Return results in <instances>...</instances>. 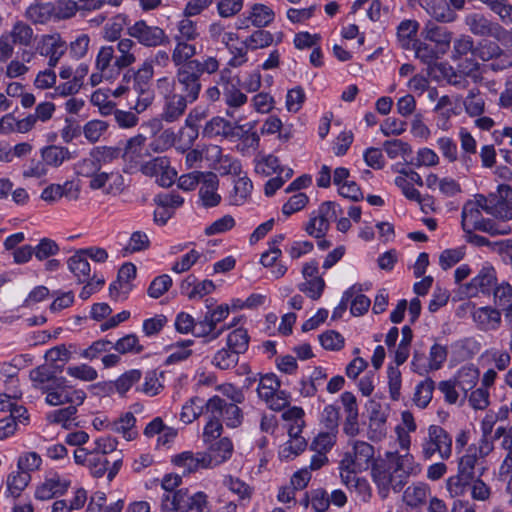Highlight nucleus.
Segmentation results:
<instances>
[{"label": "nucleus", "instance_id": "9", "mask_svg": "<svg viewBox=\"0 0 512 512\" xmlns=\"http://www.w3.org/2000/svg\"><path fill=\"white\" fill-rule=\"evenodd\" d=\"M497 284L496 271L493 266H483L478 274L468 283L463 284L460 289L467 298L477 297L480 293L490 295Z\"/></svg>", "mask_w": 512, "mask_h": 512}, {"label": "nucleus", "instance_id": "31", "mask_svg": "<svg viewBox=\"0 0 512 512\" xmlns=\"http://www.w3.org/2000/svg\"><path fill=\"white\" fill-rule=\"evenodd\" d=\"M205 412V402L198 396L190 398L182 407L180 420L184 424H190Z\"/></svg>", "mask_w": 512, "mask_h": 512}, {"label": "nucleus", "instance_id": "6", "mask_svg": "<svg viewBox=\"0 0 512 512\" xmlns=\"http://www.w3.org/2000/svg\"><path fill=\"white\" fill-rule=\"evenodd\" d=\"M201 89L200 76L188 62L177 68L170 90L194 103L199 98Z\"/></svg>", "mask_w": 512, "mask_h": 512}, {"label": "nucleus", "instance_id": "46", "mask_svg": "<svg viewBox=\"0 0 512 512\" xmlns=\"http://www.w3.org/2000/svg\"><path fill=\"white\" fill-rule=\"evenodd\" d=\"M253 185L247 176L239 177L234 182L233 194L231 195V203L234 205H242L252 191Z\"/></svg>", "mask_w": 512, "mask_h": 512}, {"label": "nucleus", "instance_id": "51", "mask_svg": "<svg viewBox=\"0 0 512 512\" xmlns=\"http://www.w3.org/2000/svg\"><path fill=\"white\" fill-rule=\"evenodd\" d=\"M239 355L231 349H220L213 357L212 364L221 370H228L237 365Z\"/></svg>", "mask_w": 512, "mask_h": 512}, {"label": "nucleus", "instance_id": "7", "mask_svg": "<svg viewBox=\"0 0 512 512\" xmlns=\"http://www.w3.org/2000/svg\"><path fill=\"white\" fill-rule=\"evenodd\" d=\"M158 88H165L167 93L164 95V103L162 112L160 114L161 120L167 123H173L179 120L185 113L188 104H191L190 101L175 91L170 90L171 84L168 81V78L164 77L157 81Z\"/></svg>", "mask_w": 512, "mask_h": 512}, {"label": "nucleus", "instance_id": "26", "mask_svg": "<svg viewBox=\"0 0 512 512\" xmlns=\"http://www.w3.org/2000/svg\"><path fill=\"white\" fill-rule=\"evenodd\" d=\"M424 39L448 47L452 40V32L446 27L439 26L433 21H428L422 29Z\"/></svg>", "mask_w": 512, "mask_h": 512}, {"label": "nucleus", "instance_id": "11", "mask_svg": "<svg viewBox=\"0 0 512 512\" xmlns=\"http://www.w3.org/2000/svg\"><path fill=\"white\" fill-rule=\"evenodd\" d=\"M128 35L146 47H157L169 43V38L162 28L148 25L144 20L136 21L128 27Z\"/></svg>", "mask_w": 512, "mask_h": 512}, {"label": "nucleus", "instance_id": "18", "mask_svg": "<svg viewBox=\"0 0 512 512\" xmlns=\"http://www.w3.org/2000/svg\"><path fill=\"white\" fill-rule=\"evenodd\" d=\"M66 51V42L59 34L56 33L43 36L40 46V54L49 58V67H55Z\"/></svg>", "mask_w": 512, "mask_h": 512}, {"label": "nucleus", "instance_id": "41", "mask_svg": "<svg viewBox=\"0 0 512 512\" xmlns=\"http://www.w3.org/2000/svg\"><path fill=\"white\" fill-rule=\"evenodd\" d=\"M30 380L33 382L35 388L41 390L48 384H52L55 379L59 378L55 375V371L47 365H40L32 369L29 373Z\"/></svg>", "mask_w": 512, "mask_h": 512}, {"label": "nucleus", "instance_id": "16", "mask_svg": "<svg viewBox=\"0 0 512 512\" xmlns=\"http://www.w3.org/2000/svg\"><path fill=\"white\" fill-rule=\"evenodd\" d=\"M241 119L236 120L234 124L225 120L222 117H213L210 121H208L203 129V135L209 138L216 136H230L234 134V129H238L239 131H251L255 127L254 122H249L246 124H240Z\"/></svg>", "mask_w": 512, "mask_h": 512}, {"label": "nucleus", "instance_id": "21", "mask_svg": "<svg viewBox=\"0 0 512 512\" xmlns=\"http://www.w3.org/2000/svg\"><path fill=\"white\" fill-rule=\"evenodd\" d=\"M208 445L206 457L210 458L209 468H214L231 458L233 454V443L228 437L220 438L218 441Z\"/></svg>", "mask_w": 512, "mask_h": 512}, {"label": "nucleus", "instance_id": "14", "mask_svg": "<svg viewBox=\"0 0 512 512\" xmlns=\"http://www.w3.org/2000/svg\"><path fill=\"white\" fill-rule=\"evenodd\" d=\"M410 6L419 5L436 22L452 23L457 13L446 0H408Z\"/></svg>", "mask_w": 512, "mask_h": 512}, {"label": "nucleus", "instance_id": "23", "mask_svg": "<svg viewBox=\"0 0 512 512\" xmlns=\"http://www.w3.org/2000/svg\"><path fill=\"white\" fill-rule=\"evenodd\" d=\"M69 485V481L61 480L60 477L55 474L37 487L35 497L39 500H49L57 495H63Z\"/></svg>", "mask_w": 512, "mask_h": 512}, {"label": "nucleus", "instance_id": "15", "mask_svg": "<svg viewBox=\"0 0 512 512\" xmlns=\"http://www.w3.org/2000/svg\"><path fill=\"white\" fill-rule=\"evenodd\" d=\"M487 197L493 217L504 221L512 219V205L509 203V200H512L510 186L501 184L498 186L497 192L490 193Z\"/></svg>", "mask_w": 512, "mask_h": 512}, {"label": "nucleus", "instance_id": "19", "mask_svg": "<svg viewBox=\"0 0 512 512\" xmlns=\"http://www.w3.org/2000/svg\"><path fill=\"white\" fill-rule=\"evenodd\" d=\"M359 471L340 470L342 483L363 502L371 497V487L367 479L357 476Z\"/></svg>", "mask_w": 512, "mask_h": 512}, {"label": "nucleus", "instance_id": "54", "mask_svg": "<svg viewBox=\"0 0 512 512\" xmlns=\"http://www.w3.org/2000/svg\"><path fill=\"white\" fill-rule=\"evenodd\" d=\"M164 372L157 373L156 370L148 371L145 375V381L141 388H137V390H141L143 393L149 396H155L159 394L164 386L160 382L159 377H163Z\"/></svg>", "mask_w": 512, "mask_h": 512}, {"label": "nucleus", "instance_id": "45", "mask_svg": "<svg viewBox=\"0 0 512 512\" xmlns=\"http://www.w3.org/2000/svg\"><path fill=\"white\" fill-rule=\"evenodd\" d=\"M136 419L131 412L125 413L118 420L111 423V430L116 433H121L126 440H132L136 432L132 431Z\"/></svg>", "mask_w": 512, "mask_h": 512}, {"label": "nucleus", "instance_id": "39", "mask_svg": "<svg viewBox=\"0 0 512 512\" xmlns=\"http://www.w3.org/2000/svg\"><path fill=\"white\" fill-rule=\"evenodd\" d=\"M248 19H251L253 26L263 28L274 20V12L266 5L255 4L251 8Z\"/></svg>", "mask_w": 512, "mask_h": 512}, {"label": "nucleus", "instance_id": "43", "mask_svg": "<svg viewBox=\"0 0 512 512\" xmlns=\"http://www.w3.org/2000/svg\"><path fill=\"white\" fill-rule=\"evenodd\" d=\"M429 488L423 483L409 486L404 491V500L411 507H418L426 501Z\"/></svg>", "mask_w": 512, "mask_h": 512}, {"label": "nucleus", "instance_id": "53", "mask_svg": "<svg viewBox=\"0 0 512 512\" xmlns=\"http://www.w3.org/2000/svg\"><path fill=\"white\" fill-rule=\"evenodd\" d=\"M223 432L221 420L214 414H208V421L204 426L202 438L205 444L216 441Z\"/></svg>", "mask_w": 512, "mask_h": 512}, {"label": "nucleus", "instance_id": "50", "mask_svg": "<svg viewBox=\"0 0 512 512\" xmlns=\"http://www.w3.org/2000/svg\"><path fill=\"white\" fill-rule=\"evenodd\" d=\"M141 377L142 372L138 369L126 371L115 382H113L114 389L120 395H124L134 384L139 382Z\"/></svg>", "mask_w": 512, "mask_h": 512}, {"label": "nucleus", "instance_id": "64", "mask_svg": "<svg viewBox=\"0 0 512 512\" xmlns=\"http://www.w3.org/2000/svg\"><path fill=\"white\" fill-rule=\"evenodd\" d=\"M503 449L507 450L508 453L503 460L499 473L501 476H506L512 473V427H510L502 441Z\"/></svg>", "mask_w": 512, "mask_h": 512}, {"label": "nucleus", "instance_id": "37", "mask_svg": "<svg viewBox=\"0 0 512 512\" xmlns=\"http://www.w3.org/2000/svg\"><path fill=\"white\" fill-rule=\"evenodd\" d=\"M482 218V213L477 209V205L472 204V201H467L464 204L461 213L462 229L464 231L474 230Z\"/></svg>", "mask_w": 512, "mask_h": 512}, {"label": "nucleus", "instance_id": "61", "mask_svg": "<svg viewBox=\"0 0 512 512\" xmlns=\"http://www.w3.org/2000/svg\"><path fill=\"white\" fill-rule=\"evenodd\" d=\"M473 482L456 474L447 479V490L452 497L462 496L467 493Z\"/></svg>", "mask_w": 512, "mask_h": 512}, {"label": "nucleus", "instance_id": "12", "mask_svg": "<svg viewBox=\"0 0 512 512\" xmlns=\"http://www.w3.org/2000/svg\"><path fill=\"white\" fill-rule=\"evenodd\" d=\"M468 30L475 36L493 37L500 39L506 32L497 22L490 20L487 16L479 12L467 14L464 19Z\"/></svg>", "mask_w": 512, "mask_h": 512}, {"label": "nucleus", "instance_id": "20", "mask_svg": "<svg viewBox=\"0 0 512 512\" xmlns=\"http://www.w3.org/2000/svg\"><path fill=\"white\" fill-rule=\"evenodd\" d=\"M218 185V176L213 172H206L199 189V198L202 206L211 208L219 205L221 196L217 193Z\"/></svg>", "mask_w": 512, "mask_h": 512}, {"label": "nucleus", "instance_id": "10", "mask_svg": "<svg viewBox=\"0 0 512 512\" xmlns=\"http://www.w3.org/2000/svg\"><path fill=\"white\" fill-rule=\"evenodd\" d=\"M374 458V447L365 441H355L352 452L345 453L340 470L365 471Z\"/></svg>", "mask_w": 512, "mask_h": 512}, {"label": "nucleus", "instance_id": "1", "mask_svg": "<svg viewBox=\"0 0 512 512\" xmlns=\"http://www.w3.org/2000/svg\"><path fill=\"white\" fill-rule=\"evenodd\" d=\"M413 471V457L409 454H391L385 464L375 465L372 468V477L380 497L387 498L391 490L400 492Z\"/></svg>", "mask_w": 512, "mask_h": 512}, {"label": "nucleus", "instance_id": "44", "mask_svg": "<svg viewBox=\"0 0 512 512\" xmlns=\"http://www.w3.org/2000/svg\"><path fill=\"white\" fill-rule=\"evenodd\" d=\"M280 388V381L273 373L261 376L259 379L257 393L262 400H268Z\"/></svg>", "mask_w": 512, "mask_h": 512}, {"label": "nucleus", "instance_id": "5", "mask_svg": "<svg viewBox=\"0 0 512 512\" xmlns=\"http://www.w3.org/2000/svg\"><path fill=\"white\" fill-rule=\"evenodd\" d=\"M42 393L46 394V403L51 406H59L66 403L83 404L86 393L83 390L72 389L67 384L65 377H59L45 387H41Z\"/></svg>", "mask_w": 512, "mask_h": 512}, {"label": "nucleus", "instance_id": "29", "mask_svg": "<svg viewBox=\"0 0 512 512\" xmlns=\"http://www.w3.org/2000/svg\"><path fill=\"white\" fill-rule=\"evenodd\" d=\"M234 325L235 323H232L228 328ZM226 329V326H222L217 330L216 326L213 324V320H211L208 313H206L203 319L196 322L194 335L197 337H207V341H212L217 339Z\"/></svg>", "mask_w": 512, "mask_h": 512}, {"label": "nucleus", "instance_id": "17", "mask_svg": "<svg viewBox=\"0 0 512 512\" xmlns=\"http://www.w3.org/2000/svg\"><path fill=\"white\" fill-rule=\"evenodd\" d=\"M172 462L175 466L182 469L184 474H191L199 469H207L210 465V458L206 457L205 452L194 454L191 451H185L173 457Z\"/></svg>", "mask_w": 512, "mask_h": 512}, {"label": "nucleus", "instance_id": "60", "mask_svg": "<svg viewBox=\"0 0 512 512\" xmlns=\"http://www.w3.org/2000/svg\"><path fill=\"white\" fill-rule=\"evenodd\" d=\"M108 127H109V124L106 121L91 120V121H88L84 125L83 133H84L85 138L90 143H95L107 131Z\"/></svg>", "mask_w": 512, "mask_h": 512}, {"label": "nucleus", "instance_id": "55", "mask_svg": "<svg viewBox=\"0 0 512 512\" xmlns=\"http://www.w3.org/2000/svg\"><path fill=\"white\" fill-rule=\"evenodd\" d=\"M305 280L304 283L298 286L299 290L313 300L319 299L326 286L324 279L322 277H316Z\"/></svg>", "mask_w": 512, "mask_h": 512}, {"label": "nucleus", "instance_id": "3", "mask_svg": "<svg viewBox=\"0 0 512 512\" xmlns=\"http://www.w3.org/2000/svg\"><path fill=\"white\" fill-rule=\"evenodd\" d=\"M153 74L152 61L146 60L136 71L128 70L123 76V82L133 80V90L137 95L134 109L138 113L146 110L154 99V91L151 88Z\"/></svg>", "mask_w": 512, "mask_h": 512}, {"label": "nucleus", "instance_id": "24", "mask_svg": "<svg viewBox=\"0 0 512 512\" xmlns=\"http://www.w3.org/2000/svg\"><path fill=\"white\" fill-rule=\"evenodd\" d=\"M41 159L47 166L59 167L65 161L74 158V155L67 147L59 145H48L40 150Z\"/></svg>", "mask_w": 512, "mask_h": 512}, {"label": "nucleus", "instance_id": "4", "mask_svg": "<svg viewBox=\"0 0 512 512\" xmlns=\"http://www.w3.org/2000/svg\"><path fill=\"white\" fill-rule=\"evenodd\" d=\"M421 453L425 460H430L436 453L442 460L452 455V437L439 425H430L427 436L423 438Z\"/></svg>", "mask_w": 512, "mask_h": 512}, {"label": "nucleus", "instance_id": "59", "mask_svg": "<svg viewBox=\"0 0 512 512\" xmlns=\"http://www.w3.org/2000/svg\"><path fill=\"white\" fill-rule=\"evenodd\" d=\"M465 247L445 249L439 256V265L443 270H447L459 263L465 256Z\"/></svg>", "mask_w": 512, "mask_h": 512}, {"label": "nucleus", "instance_id": "47", "mask_svg": "<svg viewBox=\"0 0 512 512\" xmlns=\"http://www.w3.org/2000/svg\"><path fill=\"white\" fill-rule=\"evenodd\" d=\"M113 349L120 354H139L144 350V347L139 343V339L135 334H127L113 343Z\"/></svg>", "mask_w": 512, "mask_h": 512}, {"label": "nucleus", "instance_id": "25", "mask_svg": "<svg viewBox=\"0 0 512 512\" xmlns=\"http://www.w3.org/2000/svg\"><path fill=\"white\" fill-rule=\"evenodd\" d=\"M53 2H37L27 7L25 17L34 24H46L54 19Z\"/></svg>", "mask_w": 512, "mask_h": 512}, {"label": "nucleus", "instance_id": "13", "mask_svg": "<svg viewBox=\"0 0 512 512\" xmlns=\"http://www.w3.org/2000/svg\"><path fill=\"white\" fill-rule=\"evenodd\" d=\"M474 56L483 61H493L490 67L494 71L504 70L512 66V58L496 42L484 41L479 43L474 50Z\"/></svg>", "mask_w": 512, "mask_h": 512}, {"label": "nucleus", "instance_id": "8", "mask_svg": "<svg viewBox=\"0 0 512 512\" xmlns=\"http://www.w3.org/2000/svg\"><path fill=\"white\" fill-rule=\"evenodd\" d=\"M206 414H214L224 421L227 427L237 428L243 422V412L235 403H228L218 395H214L205 402Z\"/></svg>", "mask_w": 512, "mask_h": 512}, {"label": "nucleus", "instance_id": "2", "mask_svg": "<svg viewBox=\"0 0 512 512\" xmlns=\"http://www.w3.org/2000/svg\"><path fill=\"white\" fill-rule=\"evenodd\" d=\"M161 509L163 512H211V505L205 492L189 494L188 489L181 488L173 494H163Z\"/></svg>", "mask_w": 512, "mask_h": 512}, {"label": "nucleus", "instance_id": "57", "mask_svg": "<svg viewBox=\"0 0 512 512\" xmlns=\"http://www.w3.org/2000/svg\"><path fill=\"white\" fill-rule=\"evenodd\" d=\"M54 20L69 19L80 9L74 0H57L53 2Z\"/></svg>", "mask_w": 512, "mask_h": 512}, {"label": "nucleus", "instance_id": "63", "mask_svg": "<svg viewBox=\"0 0 512 512\" xmlns=\"http://www.w3.org/2000/svg\"><path fill=\"white\" fill-rule=\"evenodd\" d=\"M33 249L35 257L40 261L56 255L60 250L58 244L50 238L41 239L39 244L33 247Z\"/></svg>", "mask_w": 512, "mask_h": 512}, {"label": "nucleus", "instance_id": "58", "mask_svg": "<svg viewBox=\"0 0 512 512\" xmlns=\"http://www.w3.org/2000/svg\"><path fill=\"white\" fill-rule=\"evenodd\" d=\"M178 34L175 35L176 41H194L199 37L196 23L189 18H183L177 25Z\"/></svg>", "mask_w": 512, "mask_h": 512}, {"label": "nucleus", "instance_id": "35", "mask_svg": "<svg viewBox=\"0 0 512 512\" xmlns=\"http://www.w3.org/2000/svg\"><path fill=\"white\" fill-rule=\"evenodd\" d=\"M30 481L31 475L18 469L17 472H12L8 475L6 481L7 491L12 497L17 498Z\"/></svg>", "mask_w": 512, "mask_h": 512}, {"label": "nucleus", "instance_id": "38", "mask_svg": "<svg viewBox=\"0 0 512 512\" xmlns=\"http://www.w3.org/2000/svg\"><path fill=\"white\" fill-rule=\"evenodd\" d=\"M463 104L466 113L472 117L480 116L485 111V100L478 88L469 91Z\"/></svg>", "mask_w": 512, "mask_h": 512}, {"label": "nucleus", "instance_id": "56", "mask_svg": "<svg viewBox=\"0 0 512 512\" xmlns=\"http://www.w3.org/2000/svg\"><path fill=\"white\" fill-rule=\"evenodd\" d=\"M170 160L166 156H158L150 161L143 163L140 167V171L149 177L158 176L162 171L169 168Z\"/></svg>", "mask_w": 512, "mask_h": 512}, {"label": "nucleus", "instance_id": "62", "mask_svg": "<svg viewBox=\"0 0 512 512\" xmlns=\"http://www.w3.org/2000/svg\"><path fill=\"white\" fill-rule=\"evenodd\" d=\"M238 86L239 85H229L224 87L223 95L225 103L229 108H239L248 100L247 96L240 91Z\"/></svg>", "mask_w": 512, "mask_h": 512}, {"label": "nucleus", "instance_id": "40", "mask_svg": "<svg viewBox=\"0 0 512 512\" xmlns=\"http://www.w3.org/2000/svg\"><path fill=\"white\" fill-rule=\"evenodd\" d=\"M177 44L172 53V60L178 67L192 61V57L197 54L196 46L190 41H176Z\"/></svg>", "mask_w": 512, "mask_h": 512}, {"label": "nucleus", "instance_id": "32", "mask_svg": "<svg viewBox=\"0 0 512 512\" xmlns=\"http://www.w3.org/2000/svg\"><path fill=\"white\" fill-rule=\"evenodd\" d=\"M11 41L15 45L29 46L33 42L34 32L32 27L24 21H16L9 33Z\"/></svg>", "mask_w": 512, "mask_h": 512}, {"label": "nucleus", "instance_id": "34", "mask_svg": "<svg viewBox=\"0 0 512 512\" xmlns=\"http://www.w3.org/2000/svg\"><path fill=\"white\" fill-rule=\"evenodd\" d=\"M435 382L431 378L421 381L415 388L413 402L419 408H426L432 400Z\"/></svg>", "mask_w": 512, "mask_h": 512}, {"label": "nucleus", "instance_id": "48", "mask_svg": "<svg viewBox=\"0 0 512 512\" xmlns=\"http://www.w3.org/2000/svg\"><path fill=\"white\" fill-rule=\"evenodd\" d=\"M273 40V35L269 31L258 29L246 38L244 46L250 50L262 49L270 46Z\"/></svg>", "mask_w": 512, "mask_h": 512}, {"label": "nucleus", "instance_id": "22", "mask_svg": "<svg viewBox=\"0 0 512 512\" xmlns=\"http://www.w3.org/2000/svg\"><path fill=\"white\" fill-rule=\"evenodd\" d=\"M473 320L482 331L496 330L501 325V313L492 307H480L473 312Z\"/></svg>", "mask_w": 512, "mask_h": 512}, {"label": "nucleus", "instance_id": "28", "mask_svg": "<svg viewBox=\"0 0 512 512\" xmlns=\"http://www.w3.org/2000/svg\"><path fill=\"white\" fill-rule=\"evenodd\" d=\"M76 404H70L65 408L54 410L47 414L46 419L52 424H61L66 430L71 429L73 426L78 427V423H74V416L77 413Z\"/></svg>", "mask_w": 512, "mask_h": 512}, {"label": "nucleus", "instance_id": "42", "mask_svg": "<svg viewBox=\"0 0 512 512\" xmlns=\"http://www.w3.org/2000/svg\"><path fill=\"white\" fill-rule=\"evenodd\" d=\"M471 448L468 449L467 453L459 458L457 474L464 477L471 482L477 480L475 475V465L477 463L476 452L471 453Z\"/></svg>", "mask_w": 512, "mask_h": 512}, {"label": "nucleus", "instance_id": "49", "mask_svg": "<svg viewBox=\"0 0 512 512\" xmlns=\"http://www.w3.org/2000/svg\"><path fill=\"white\" fill-rule=\"evenodd\" d=\"M419 24L415 20L402 21L397 29V37L403 48H409L411 41L416 36Z\"/></svg>", "mask_w": 512, "mask_h": 512}, {"label": "nucleus", "instance_id": "33", "mask_svg": "<svg viewBox=\"0 0 512 512\" xmlns=\"http://www.w3.org/2000/svg\"><path fill=\"white\" fill-rule=\"evenodd\" d=\"M193 117H198V110L193 109L185 121V128L180 131L179 141L183 149H190L198 138V126L193 122Z\"/></svg>", "mask_w": 512, "mask_h": 512}, {"label": "nucleus", "instance_id": "36", "mask_svg": "<svg viewBox=\"0 0 512 512\" xmlns=\"http://www.w3.org/2000/svg\"><path fill=\"white\" fill-rule=\"evenodd\" d=\"M250 337L247 330L243 328L234 329L227 336V347L237 353L243 354L249 347Z\"/></svg>", "mask_w": 512, "mask_h": 512}, {"label": "nucleus", "instance_id": "27", "mask_svg": "<svg viewBox=\"0 0 512 512\" xmlns=\"http://www.w3.org/2000/svg\"><path fill=\"white\" fill-rule=\"evenodd\" d=\"M67 264L79 283H86L90 279V264L81 250L71 256Z\"/></svg>", "mask_w": 512, "mask_h": 512}, {"label": "nucleus", "instance_id": "52", "mask_svg": "<svg viewBox=\"0 0 512 512\" xmlns=\"http://www.w3.org/2000/svg\"><path fill=\"white\" fill-rule=\"evenodd\" d=\"M307 447V442L304 437H296L289 439L279 450L281 459H293L302 453Z\"/></svg>", "mask_w": 512, "mask_h": 512}, {"label": "nucleus", "instance_id": "30", "mask_svg": "<svg viewBox=\"0 0 512 512\" xmlns=\"http://www.w3.org/2000/svg\"><path fill=\"white\" fill-rule=\"evenodd\" d=\"M223 485L230 492L235 494L240 501H250L253 494V488L240 478L232 475H226L223 478Z\"/></svg>", "mask_w": 512, "mask_h": 512}]
</instances>
